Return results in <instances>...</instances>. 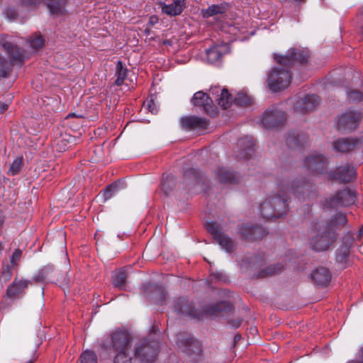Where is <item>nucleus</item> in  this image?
Returning <instances> with one entry per match:
<instances>
[{
	"label": "nucleus",
	"instance_id": "obj_1",
	"mask_svg": "<svg viewBox=\"0 0 363 363\" xmlns=\"http://www.w3.org/2000/svg\"><path fill=\"white\" fill-rule=\"evenodd\" d=\"M311 185L303 181H294L289 184L284 181L277 185V193L269 196L260 206L259 213L262 217L269 220L279 218L286 213L288 208V193L293 194L298 198L301 194H304Z\"/></svg>",
	"mask_w": 363,
	"mask_h": 363
},
{
	"label": "nucleus",
	"instance_id": "obj_2",
	"mask_svg": "<svg viewBox=\"0 0 363 363\" xmlns=\"http://www.w3.org/2000/svg\"><path fill=\"white\" fill-rule=\"evenodd\" d=\"M309 57L308 51L296 48H290L286 55L274 54V59L282 68L274 67L268 74L267 83L272 91L285 89L291 83V74L288 67L294 62L305 63Z\"/></svg>",
	"mask_w": 363,
	"mask_h": 363
},
{
	"label": "nucleus",
	"instance_id": "obj_3",
	"mask_svg": "<svg viewBox=\"0 0 363 363\" xmlns=\"http://www.w3.org/2000/svg\"><path fill=\"white\" fill-rule=\"evenodd\" d=\"M336 240V234L333 230L328 229L324 225H315L311 231L309 245L312 250L317 252L328 250Z\"/></svg>",
	"mask_w": 363,
	"mask_h": 363
},
{
	"label": "nucleus",
	"instance_id": "obj_4",
	"mask_svg": "<svg viewBox=\"0 0 363 363\" xmlns=\"http://www.w3.org/2000/svg\"><path fill=\"white\" fill-rule=\"evenodd\" d=\"M159 342L150 338L140 340L135 347L134 356L142 363L153 362L157 355Z\"/></svg>",
	"mask_w": 363,
	"mask_h": 363
},
{
	"label": "nucleus",
	"instance_id": "obj_5",
	"mask_svg": "<svg viewBox=\"0 0 363 363\" xmlns=\"http://www.w3.org/2000/svg\"><path fill=\"white\" fill-rule=\"evenodd\" d=\"M3 47L11 58V61H9L0 56V77H6L12 69L13 63L21 62L24 60V54L18 47L10 43H4Z\"/></svg>",
	"mask_w": 363,
	"mask_h": 363
},
{
	"label": "nucleus",
	"instance_id": "obj_6",
	"mask_svg": "<svg viewBox=\"0 0 363 363\" xmlns=\"http://www.w3.org/2000/svg\"><path fill=\"white\" fill-rule=\"evenodd\" d=\"M104 347L112 350L114 353L128 351L131 348L130 337L125 332L116 330L107 337Z\"/></svg>",
	"mask_w": 363,
	"mask_h": 363
},
{
	"label": "nucleus",
	"instance_id": "obj_7",
	"mask_svg": "<svg viewBox=\"0 0 363 363\" xmlns=\"http://www.w3.org/2000/svg\"><path fill=\"white\" fill-rule=\"evenodd\" d=\"M356 193L349 189H345L336 192L332 197L327 199L324 205L327 208L345 207L354 203Z\"/></svg>",
	"mask_w": 363,
	"mask_h": 363
},
{
	"label": "nucleus",
	"instance_id": "obj_8",
	"mask_svg": "<svg viewBox=\"0 0 363 363\" xmlns=\"http://www.w3.org/2000/svg\"><path fill=\"white\" fill-rule=\"evenodd\" d=\"M362 118L361 113L349 111L339 116L335 122L337 129L345 133L354 130Z\"/></svg>",
	"mask_w": 363,
	"mask_h": 363
},
{
	"label": "nucleus",
	"instance_id": "obj_9",
	"mask_svg": "<svg viewBox=\"0 0 363 363\" xmlns=\"http://www.w3.org/2000/svg\"><path fill=\"white\" fill-rule=\"evenodd\" d=\"M207 230L214 237L222 249L226 252H231L234 249L233 240L221 232L220 226L216 222H207L206 223Z\"/></svg>",
	"mask_w": 363,
	"mask_h": 363
},
{
	"label": "nucleus",
	"instance_id": "obj_10",
	"mask_svg": "<svg viewBox=\"0 0 363 363\" xmlns=\"http://www.w3.org/2000/svg\"><path fill=\"white\" fill-rule=\"evenodd\" d=\"M286 120L285 114L277 108L273 107L264 111L260 122L263 127L267 129L278 127Z\"/></svg>",
	"mask_w": 363,
	"mask_h": 363
},
{
	"label": "nucleus",
	"instance_id": "obj_11",
	"mask_svg": "<svg viewBox=\"0 0 363 363\" xmlns=\"http://www.w3.org/2000/svg\"><path fill=\"white\" fill-rule=\"evenodd\" d=\"M328 179L337 181L340 183H347L352 181L356 177V169L350 164L340 166L334 171L327 173Z\"/></svg>",
	"mask_w": 363,
	"mask_h": 363
},
{
	"label": "nucleus",
	"instance_id": "obj_12",
	"mask_svg": "<svg viewBox=\"0 0 363 363\" xmlns=\"http://www.w3.org/2000/svg\"><path fill=\"white\" fill-rule=\"evenodd\" d=\"M359 147L363 153V141L352 138H340L333 143V149L338 152H348Z\"/></svg>",
	"mask_w": 363,
	"mask_h": 363
},
{
	"label": "nucleus",
	"instance_id": "obj_13",
	"mask_svg": "<svg viewBox=\"0 0 363 363\" xmlns=\"http://www.w3.org/2000/svg\"><path fill=\"white\" fill-rule=\"evenodd\" d=\"M327 164V159L320 154H311L304 161V167L315 174H323Z\"/></svg>",
	"mask_w": 363,
	"mask_h": 363
},
{
	"label": "nucleus",
	"instance_id": "obj_14",
	"mask_svg": "<svg viewBox=\"0 0 363 363\" xmlns=\"http://www.w3.org/2000/svg\"><path fill=\"white\" fill-rule=\"evenodd\" d=\"M229 52L230 46L228 43L215 45L206 50L207 61L210 64L218 63L222 57Z\"/></svg>",
	"mask_w": 363,
	"mask_h": 363
},
{
	"label": "nucleus",
	"instance_id": "obj_15",
	"mask_svg": "<svg viewBox=\"0 0 363 363\" xmlns=\"http://www.w3.org/2000/svg\"><path fill=\"white\" fill-rule=\"evenodd\" d=\"M191 103L195 106L202 107L203 111L209 115H213L216 113L215 107L212 104V99L202 91H197L194 94Z\"/></svg>",
	"mask_w": 363,
	"mask_h": 363
},
{
	"label": "nucleus",
	"instance_id": "obj_16",
	"mask_svg": "<svg viewBox=\"0 0 363 363\" xmlns=\"http://www.w3.org/2000/svg\"><path fill=\"white\" fill-rule=\"evenodd\" d=\"M319 104V100L316 95H308L298 100L295 104V111L301 114L313 111Z\"/></svg>",
	"mask_w": 363,
	"mask_h": 363
},
{
	"label": "nucleus",
	"instance_id": "obj_17",
	"mask_svg": "<svg viewBox=\"0 0 363 363\" xmlns=\"http://www.w3.org/2000/svg\"><path fill=\"white\" fill-rule=\"evenodd\" d=\"M30 281L28 279H18L15 278L6 289V296L10 298H16L25 292Z\"/></svg>",
	"mask_w": 363,
	"mask_h": 363
},
{
	"label": "nucleus",
	"instance_id": "obj_18",
	"mask_svg": "<svg viewBox=\"0 0 363 363\" xmlns=\"http://www.w3.org/2000/svg\"><path fill=\"white\" fill-rule=\"evenodd\" d=\"M181 124L183 128L189 130L206 129L207 121L196 116H185L181 118Z\"/></svg>",
	"mask_w": 363,
	"mask_h": 363
},
{
	"label": "nucleus",
	"instance_id": "obj_19",
	"mask_svg": "<svg viewBox=\"0 0 363 363\" xmlns=\"http://www.w3.org/2000/svg\"><path fill=\"white\" fill-rule=\"evenodd\" d=\"M174 309L178 314H181L185 316L196 318L199 315L194 307L184 298H179L177 301H175L174 304Z\"/></svg>",
	"mask_w": 363,
	"mask_h": 363
},
{
	"label": "nucleus",
	"instance_id": "obj_20",
	"mask_svg": "<svg viewBox=\"0 0 363 363\" xmlns=\"http://www.w3.org/2000/svg\"><path fill=\"white\" fill-rule=\"evenodd\" d=\"M354 242V239L352 238H345L343 240V244L337 249L336 252V261L341 264H346L349 259L350 255V247Z\"/></svg>",
	"mask_w": 363,
	"mask_h": 363
},
{
	"label": "nucleus",
	"instance_id": "obj_21",
	"mask_svg": "<svg viewBox=\"0 0 363 363\" xmlns=\"http://www.w3.org/2000/svg\"><path fill=\"white\" fill-rule=\"evenodd\" d=\"M240 233L241 236L245 240H253L258 238H261L265 234L264 228L259 225L256 226H248L243 225Z\"/></svg>",
	"mask_w": 363,
	"mask_h": 363
},
{
	"label": "nucleus",
	"instance_id": "obj_22",
	"mask_svg": "<svg viewBox=\"0 0 363 363\" xmlns=\"http://www.w3.org/2000/svg\"><path fill=\"white\" fill-rule=\"evenodd\" d=\"M211 91L213 95H216L218 96L216 100L222 108L226 109L231 106L233 98L231 94L228 92V89H220L219 86H215L211 88Z\"/></svg>",
	"mask_w": 363,
	"mask_h": 363
},
{
	"label": "nucleus",
	"instance_id": "obj_23",
	"mask_svg": "<svg viewBox=\"0 0 363 363\" xmlns=\"http://www.w3.org/2000/svg\"><path fill=\"white\" fill-rule=\"evenodd\" d=\"M185 6V0H173L172 3L162 4V13L171 16H178L182 13Z\"/></svg>",
	"mask_w": 363,
	"mask_h": 363
},
{
	"label": "nucleus",
	"instance_id": "obj_24",
	"mask_svg": "<svg viewBox=\"0 0 363 363\" xmlns=\"http://www.w3.org/2000/svg\"><path fill=\"white\" fill-rule=\"evenodd\" d=\"M311 279L316 284L325 286L330 281V274L329 270L326 268H318L311 274Z\"/></svg>",
	"mask_w": 363,
	"mask_h": 363
},
{
	"label": "nucleus",
	"instance_id": "obj_25",
	"mask_svg": "<svg viewBox=\"0 0 363 363\" xmlns=\"http://www.w3.org/2000/svg\"><path fill=\"white\" fill-rule=\"evenodd\" d=\"M232 309V306L229 302L220 301L216 304L207 307L205 313L208 315H219L223 312H228Z\"/></svg>",
	"mask_w": 363,
	"mask_h": 363
},
{
	"label": "nucleus",
	"instance_id": "obj_26",
	"mask_svg": "<svg viewBox=\"0 0 363 363\" xmlns=\"http://www.w3.org/2000/svg\"><path fill=\"white\" fill-rule=\"evenodd\" d=\"M55 269L52 265L48 264L40 269L35 277L37 281L50 282L54 280Z\"/></svg>",
	"mask_w": 363,
	"mask_h": 363
},
{
	"label": "nucleus",
	"instance_id": "obj_27",
	"mask_svg": "<svg viewBox=\"0 0 363 363\" xmlns=\"http://www.w3.org/2000/svg\"><path fill=\"white\" fill-rule=\"evenodd\" d=\"M216 176L221 183H234L236 179L235 174L231 170L223 167L218 168Z\"/></svg>",
	"mask_w": 363,
	"mask_h": 363
},
{
	"label": "nucleus",
	"instance_id": "obj_28",
	"mask_svg": "<svg viewBox=\"0 0 363 363\" xmlns=\"http://www.w3.org/2000/svg\"><path fill=\"white\" fill-rule=\"evenodd\" d=\"M47 5L51 13L60 15L65 11L67 0H47Z\"/></svg>",
	"mask_w": 363,
	"mask_h": 363
},
{
	"label": "nucleus",
	"instance_id": "obj_29",
	"mask_svg": "<svg viewBox=\"0 0 363 363\" xmlns=\"http://www.w3.org/2000/svg\"><path fill=\"white\" fill-rule=\"evenodd\" d=\"M182 337L183 335L178 337V345L180 347H182L183 346L185 347L186 348L184 349V350L186 352H191V351L196 352V350L200 351L199 342L196 340L191 337H187L186 338L185 342L183 343L182 340Z\"/></svg>",
	"mask_w": 363,
	"mask_h": 363
},
{
	"label": "nucleus",
	"instance_id": "obj_30",
	"mask_svg": "<svg viewBox=\"0 0 363 363\" xmlns=\"http://www.w3.org/2000/svg\"><path fill=\"white\" fill-rule=\"evenodd\" d=\"M227 7L225 4H213L208 9L202 11L203 18H209L218 14H223L225 13Z\"/></svg>",
	"mask_w": 363,
	"mask_h": 363
},
{
	"label": "nucleus",
	"instance_id": "obj_31",
	"mask_svg": "<svg viewBox=\"0 0 363 363\" xmlns=\"http://www.w3.org/2000/svg\"><path fill=\"white\" fill-rule=\"evenodd\" d=\"M128 69L123 66L122 62L118 60L116 63L115 75L116 79L115 84L117 86H121L124 83V81L128 74Z\"/></svg>",
	"mask_w": 363,
	"mask_h": 363
},
{
	"label": "nucleus",
	"instance_id": "obj_32",
	"mask_svg": "<svg viewBox=\"0 0 363 363\" xmlns=\"http://www.w3.org/2000/svg\"><path fill=\"white\" fill-rule=\"evenodd\" d=\"M347 223V218L345 215L343 213H337L335 216H333L330 223L327 225H324L327 227L328 229L335 231V228H338L340 225H343Z\"/></svg>",
	"mask_w": 363,
	"mask_h": 363
},
{
	"label": "nucleus",
	"instance_id": "obj_33",
	"mask_svg": "<svg viewBox=\"0 0 363 363\" xmlns=\"http://www.w3.org/2000/svg\"><path fill=\"white\" fill-rule=\"evenodd\" d=\"M12 269L13 267L10 266L9 263L6 260H4L2 263V270L0 274V284L2 286L11 279L13 274Z\"/></svg>",
	"mask_w": 363,
	"mask_h": 363
},
{
	"label": "nucleus",
	"instance_id": "obj_34",
	"mask_svg": "<svg viewBox=\"0 0 363 363\" xmlns=\"http://www.w3.org/2000/svg\"><path fill=\"white\" fill-rule=\"evenodd\" d=\"M252 99L245 92H239L234 98V102L240 106H248L252 104Z\"/></svg>",
	"mask_w": 363,
	"mask_h": 363
},
{
	"label": "nucleus",
	"instance_id": "obj_35",
	"mask_svg": "<svg viewBox=\"0 0 363 363\" xmlns=\"http://www.w3.org/2000/svg\"><path fill=\"white\" fill-rule=\"evenodd\" d=\"M132 356L130 350L115 353L113 363H131Z\"/></svg>",
	"mask_w": 363,
	"mask_h": 363
},
{
	"label": "nucleus",
	"instance_id": "obj_36",
	"mask_svg": "<svg viewBox=\"0 0 363 363\" xmlns=\"http://www.w3.org/2000/svg\"><path fill=\"white\" fill-rule=\"evenodd\" d=\"M80 363H97L96 354L90 350L83 352L80 356Z\"/></svg>",
	"mask_w": 363,
	"mask_h": 363
},
{
	"label": "nucleus",
	"instance_id": "obj_37",
	"mask_svg": "<svg viewBox=\"0 0 363 363\" xmlns=\"http://www.w3.org/2000/svg\"><path fill=\"white\" fill-rule=\"evenodd\" d=\"M127 274L123 270H120L117 272L114 276L113 279V284L116 287L121 288L126 279H127Z\"/></svg>",
	"mask_w": 363,
	"mask_h": 363
},
{
	"label": "nucleus",
	"instance_id": "obj_38",
	"mask_svg": "<svg viewBox=\"0 0 363 363\" xmlns=\"http://www.w3.org/2000/svg\"><path fill=\"white\" fill-rule=\"evenodd\" d=\"M23 164V157H16L11 163L8 173L11 175L17 174L21 169Z\"/></svg>",
	"mask_w": 363,
	"mask_h": 363
},
{
	"label": "nucleus",
	"instance_id": "obj_39",
	"mask_svg": "<svg viewBox=\"0 0 363 363\" xmlns=\"http://www.w3.org/2000/svg\"><path fill=\"white\" fill-rule=\"evenodd\" d=\"M301 136L300 135H296L294 133H289L286 138V143L291 148L301 146Z\"/></svg>",
	"mask_w": 363,
	"mask_h": 363
},
{
	"label": "nucleus",
	"instance_id": "obj_40",
	"mask_svg": "<svg viewBox=\"0 0 363 363\" xmlns=\"http://www.w3.org/2000/svg\"><path fill=\"white\" fill-rule=\"evenodd\" d=\"M239 144L245 146V151L247 155H251L253 152L255 142L251 137H246L244 139L240 140Z\"/></svg>",
	"mask_w": 363,
	"mask_h": 363
},
{
	"label": "nucleus",
	"instance_id": "obj_41",
	"mask_svg": "<svg viewBox=\"0 0 363 363\" xmlns=\"http://www.w3.org/2000/svg\"><path fill=\"white\" fill-rule=\"evenodd\" d=\"M28 43L30 47L35 50H38L43 47V39L41 35H35L30 38Z\"/></svg>",
	"mask_w": 363,
	"mask_h": 363
},
{
	"label": "nucleus",
	"instance_id": "obj_42",
	"mask_svg": "<svg viewBox=\"0 0 363 363\" xmlns=\"http://www.w3.org/2000/svg\"><path fill=\"white\" fill-rule=\"evenodd\" d=\"M22 257V251L20 249H16L13 252L11 259H10V266L11 267H14L18 265V262L20 261Z\"/></svg>",
	"mask_w": 363,
	"mask_h": 363
},
{
	"label": "nucleus",
	"instance_id": "obj_43",
	"mask_svg": "<svg viewBox=\"0 0 363 363\" xmlns=\"http://www.w3.org/2000/svg\"><path fill=\"white\" fill-rule=\"evenodd\" d=\"M347 99L350 101H360L362 99V94L357 90H352L347 92Z\"/></svg>",
	"mask_w": 363,
	"mask_h": 363
},
{
	"label": "nucleus",
	"instance_id": "obj_44",
	"mask_svg": "<svg viewBox=\"0 0 363 363\" xmlns=\"http://www.w3.org/2000/svg\"><path fill=\"white\" fill-rule=\"evenodd\" d=\"M144 105L146 106L147 109L152 113L156 114L158 112V107L152 99L150 100L147 99L145 102Z\"/></svg>",
	"mask_w": 363,
	"mask_h": 363
},
{
	"label": "nucleus",
	"instance_id": "obj_45",
	"mask_svg": "<svg viewBox=\"0 0 363 363\" xmlns=\"http://www.w3.org/2000/svg\"><path fill=\"white\" fill-rule=\"evenodd\" d=\"M116 190H117V184H111L108 186H107L105 190V192H104L105 198L106 199H110L112 196V195L116 192Z\"/></svg>",
	"mask_w": 363,
	"mask_h": 363
},
{
	"label": "nucleus",
	"instance_id": "obj_46",
	"mask_svg": "<svg viewBox=\"0 0 363 363\" xmlns=\"http://www.w3.org/2000/svg\"><path fill=\"white\" fill-rule=\"evenodd\" d=\"M282 268H283V265L278 263L274 265L269 266L267 269L266 272L267 274H273L279 272Z\"/></svg>",
	"mask_w": 363,
	"mask_h": 363
},
{
	"label": "nucleus",
	"instance_id": "obj_47",
	"mask_svg": "<svg viewBox=\"0 0 363 363\" xmlns=\"http://www.w3.org/2000/svg\"><path fill=\"white\" fill-rule=\"evenodd\" d=\"M191 176L194 177L193 180L198 183L199 172L196 169H192L185 172L184 177L186 178H191Z\"/></svg>",
	"mask_w": 363,
	"mask_h": 363
},
{
	"label": "nucleus",
	"instance_id": "obj_48",
	"mask_svg": "<svg viewBox=\"0 0 363 363\" xmlns=\"http://www.w3.org/2000/svg\"><path fill=\"white\" fill-rule=\"evenodd\" d=\"M5 14L6 15V17L11 21L16 19L17 16V12L16 9L11 8L7 9L5 11Z\"/></svg>",
	"mask_w": 363,
	"mask_h": 363
},
{
	"label": "nucleus",
	"instance_id": "obj_49",
	"mask_svg": "<svg viewBox=\"0 0 363 363\" xmlns=\"http://www.w3.org/2000/svg\"><path fill=\"white\" fill-rule=\"evenodd\" d=\"M22 3L25 6L37 5L40 3V0H22Z\"/></svg>",
	"mask_w": 363,
	"mask_h": 363
},
{
	"label": "nucleus",
	"instance_id": "obj_50",
	"mask_svg": "<svg viewBox=\"0 0 363 363\" xmlns=\"http://www.w3.org/2000/svg\"><path fill=\"white\" fill-rule=\"evenodd\" d=\"M212 276H213L216 279L221 280V281H225L224 278V275L222 272H216L212 274Z\"/></svg>",
	"mask_w": 363,
	"mask_h": 363
},
{
	"label": "nucleus",
	"instance_id": "obj_51",
	"mask_svg": "<svg viewBox=\"0 0 363 363\" xmlns=\"http://www.w3.org/2000/svg\"><path fill=\"white\" fill-rule=\"evenodd\" d=\"M8 108V104L0 102V113L4 112Z\"/></svg>",
	"mask_w": 363,
	"mask_h": 363
},
{
	"label": "nucleus",
	"instance_id": "obj_52",
	"mask_svg": "<svg viewBox=\"0 0 363 363\" xmlns=\"http://www.w3.org/2000/svg\"><path fill=\"white\" fill-rule=\"evenodd\" d=\"M157 22V17L155 16H151L150 18V21H149V23L151 24V25H154L155 23H156Z\"/></svg>",
	"mask_w": 363,
	"mask_h": 363
},
{
	"label": "nucleus",
	"instance_id": "obj_53",
	"mask_svg": "<svg viewBox=\"0 0 363 363\" xmlns=\"http://www.w3.org/2000/svg\"><path fill=\"white\" fill-rule=\"evenodd\" d=\"M162 190L164 191V193L166 194H169V189L166 186V183H163L162 184Z\"/></svg>",
	"mask_w": 363,
	"mask_h": 363
},
{
	"label": "nucleus",
	"instance_id": "obj_54",
	"mask_svg": "<svg viewBox=\"0 0 363 363\" xmlns=\"http://www.w3.org/2000/svg\"><path fill=\"white\" fill-rule=\"evenodd\" d=\"M363 235V227L360 228V230L358 232L357 238H362Z\"/></svg>",
	"mask_w": 363,
	"mask_h": 363
},
{
	"label": "nucleus",
	"instance_id": "obj_55",
	"mask_svg": "<svg viewBox=\"0 0 363 363\" xmlns=\"http://www.w3.org/2000/svg\"><path fill=\"white\" fill-rule=\"evenodd\" d=\"M35 361V358H33V359H30L28 362H27L26 363H33Z\"/></svg>",
	"mask_w": 363,
	"mask_h": 363
},
{
	"label": "nucleus",
	"instance_id": "obj_56",
	"mask_svg": "<svg viewBox=\"0 0 363 363\" xmlns=\"http://www.w3.org/2000/svg\"><path fill=\"white\" fill-rule=\"evenodd\" d=\"M239 325H240V322H238V323L236 324V325H235V326H236V327H239Z\"/></svg>",
	"mask_w": 363,
	"mask_h": 363
},
{
	"label": "nucleus",
	"instance_id": "obj_57",
	"mask_svg": "<svg viewBox=\"0 0 363 363\" xmlns=\"http://www.w3.org/2000/svg\"><path fill=\"white\" fill-rule=\"evenodd\" d=\"M73 116V114H72V113H69L68 117H69V116Z\"/></svg>",
	"mask_w": 363,
	"mask_h": 363
},
{
	"label": "nucleus",
	"instance_id": "obj_58",
	"mask_svg": "<svg viewBox=\"0 0 363 363\" xmlns=\"http://www.w3.org/2000/svg\"><path fill=\"white\" fill-rule=\"evenodd\" d=\"M361 12H362V13L363 14V6H362V11H361Z\"/></svg>",
	"mask_w": 363,
	"mask_h": 363
},
{
	"label": "nucleus",
	"instance_id": "obj_59",
	"mask_svg": "<svg viewBox=\"0 0 363 363\" xmlns=\"http://www.w3.org/2000/svg\"><path fill=\"white\" fill-rule=\"evenodd\" d=\"M363 162V158L361 160V162Z\"/></svg>",
	"mask_w": 363,
	"mask_h": 363
}]
</instances>
